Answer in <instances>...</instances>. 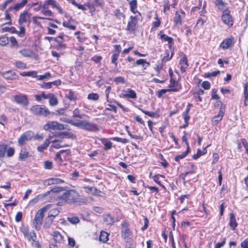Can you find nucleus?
<instances>
[{
  "label": "nucleus",
  "mask_w": 248,
  "mask_h": 248,
  "mask_svg": "<svg viewBox=\"0 0 248 248\" xmlns=\"http://www.w3.org/2000/svg\"><path fill=\"white\" fill-rule=\"evenodd\" d=\"M93 201L92 197H81L79 193L73 189L63 188V202L69 204L76 203L78 205L86 204L89 201Z\"/></svg>",
  "instance_id": "1"
},
{
  "label": "nucleus",
  "mask_w": 248,
  "mask_h": 248,
  "mask_svg": "<svg viewBox=\"0 0 248 248\" xmlns=\"http://www.w3.org/2000/svg\"><path fill=\"white\" fill-rule=\"evenodd\" d=\"M63 121L64 120H63ZM65 121L67 122V120ZM68 122L71 123L74 126L89 131L95 132L98 130L97 125L96 124L87 121L78 120L75 122H73L72 120H70L68 121Z\"/></svg>",
  "instance_id": "2"
},
{
  "label": "nucleus",
  "mask_w": 248,
  "mask_h": 248,
  "mask_svg": "<svg viewBox=\"0 0 248 248\" xmlns=\"http://www.w3.org/2000/svg\"><path fill=\"white\" fill-rule=\"evenodd\" d=\"M43 128L46 131H49L55 136H60L62 134V125L56 121H49L45 124Z\"/></svg>",
  "instance_id": "3"
},
{
  "label": "nucleus",
  "mask_w": 248,
  "mask_h": 248,
  "mask_svg": "<svg viewBox=\"0 0 248 248\" xmlns=\"http://www.w3.org/2000/svg\"><path fill=\"white\" fill-rule=\"evenodd\" d=\"M48 208V206L46 205L39 209L36 213L32 222L33 226L36 230H39L40 229L44 218V214Z\"/></svg>",
  "instance_id": "4"
},
{
  "label": "nucleus",
  "mask_w": 248,
  "mask_h": 248,
  "mask_svg": "<svg viewBox=\"0 0 248 248\" xmlns=\"http://www.w3.org/2000/svg\"><path fill=\"white\" fill-rule=\"evenodd\" d=\"M31 112L35 115H42L46 117L48 115L53 114V112H50L48 108L45 106L34 105L32 106L30 109Z\"/></svg>",
  "instance_id": "5"
},
{
  "label": "nucleus",
  "mask_w": 248,
  "mask_h": 248,
  "mask_svg": "<svg viewBox=\"0 0 248 248\" xmlns=\"http://www.w3.org/2000/svg\"><path fill=\"white\" fill-rule=\"evenodd\" d=\"M230 13V10L228 9L222 12V15L221 16V20L222 22L229 28L232 27L233 24V18Z\"/></svg>",
  "instance_id": "6"
},
{
  "label": "nucleus",
  "mask_w": 248,
  "mask_h": 248,
  "mask_svg": "<svg viewBox=\"0 0 248 248\" xmlns=\"http://www.w3.org/2000/svg\"><path fill=\"white\" fill-rule=\"evenodd\" d=\"M13 100L16 103L22 107H26L29 104L27 96L23 94L19 93L14 95L13 96Z\"/></svg>",
  "instance_id": "7"
},
{
  "label": "nucleus",
  "mask_w": 248,
  "mask_h": 248,
  "mask_svg": "<svg viewBox=\"0 0 248 248\" xmlns=\"http://www.w3.org/2000/svg\"><path fill=\"white\" fill-rule=\"evenodd\" d=\"M156 72V75L160 78H164L165 75L166 74L165 64L160 61L156 63L154 68Z\"/></svg>",
  "instance_id": "8"
},
{
  "label": "nucleus",
  "mask_w": 248,
  "mask_h": 248,
  "mask_svg": "<svg viewBox=\"0 0 248 248\" xmlns=\"http://www.w3.org/2000/svg\"><path fill=\"white\" fill-rule=\"evenodd\" d=\"M119 97L123 98H130L135 99L137 98L136 92L130 89L122 90L119 94Z\"/></svg>",
  "instance_id": "9"
},
{
  "label": "nucleus",
  "mask_w": 248,
  "mask_h": 248,
  "mask_svg": "<svg viewBox=\"0 0 248 248\" xmlns=\"http://www.w3.org/2000/svg\"><path fill=\"white\" fill-rule=\"evenodd\" d=\"M140 16V14L138 13V15L135 16H130V20L128 22L127 29L129 31H133L136 29L138 21Z\"/></svg>",
  "instance_id": "10"
},
{
  "label": "nucleus",
  "mask_w": 248,
  "mask_h": 248,
  "mask_svg": "<svg viewBox=\"0 0 248 248\" xmlns=\"http://www.w3.org/2000/svg\"><path fill=\"white\" fill-rule=\"evenodd\" d=\"M21 232L29 241H35L36 238V235L34 231L30 232L28 227H23L21 228Z\"/></svg>",
  "instance_id": "11"
},
{
  "label": "nucleus",
  "mask_w": 248,
  "mask_h": 248,
  "mask_svg": "<svg viewBox=\"0 0 248 248\" xmlns=\"http://www.w3.org/2000/svg\"><path fill=\"white\" fill-rule=\"evenodd\" d=\"M33 133L31 131H27L21 135L18 140V144L19 145H24L27 141L31 140L33 137Z\"/></svg>",
  "instance_id": "12"
},
{
  "label": "nucleus",
  "mask_w": 248,
  "mask_h": 248,
  "mask_svg": "<svg viewBox=\"0 0 248 248\" xmlns=\"http://www.w3.org/2000/svg\"><path fill=\"white\" fill-rule=\"evenodd\" d=\"M128 223L124 222L122 224V236L126 241L131 235V232L128 228Z\"/></svg>",
  "instance_id": "13"
},
{
  "label": "nucleus",
  "mask_w": 248,
  "mask_h": 248,
  "mask_svg": "<svg viewBox=\"0 0 248 248\" xmlns=\"http://www.w3.org/2000/svg\"><path fill=\"white\" fill-rule=\"evenodd\" d=\"M181 89V86L179 82L171 78L169 85L170 92H178Z\"/></svg>",
  "instance_id": "14"
},
{
  "label": "nucleus",
  "mask_w": 248,
  "mask_h": 248,
  "mask_svg": "<svg viewBox=\"0 0 248 248\" xmlns=\"http://www.w3.org/2000/svg\"><path fill=\"white\" fill-rule=\"evenodd\" d=\"M53 239L56 242V245L50 244V248H54V247H58L61 246L62 241V235L58 232H54L53 234Z\"/></svg>",
  "instance_id": "15"
},
{
  "label": "nucleus",
  "mask_w": 248,
  "mask_h": 248,
  "mask_svg": "<svg viewBox=\"0 0 248 248\" xmlns=\"http://www.w3.org/2000/svg\"><path fill=\"white\" fill-rule=\"evenodd\" d=\"M179 65L181 72H185L186 69L188 66V60L186 55H183L182 56L179 61Z\"/></svg>",
  "instance_id": "16"
},
{
  "label": "nucleus",
  "mask_w": 248,
  "mask_h": 248,
  "mask_svg": "<svg viewBox=\"0 0 248 248\" xmlns=\"http://www.w3.org/2000/svg\"><path fill=\"white\" fill-rule=\"evenodd\" d=\"M31 14L26 11H24L21 13L18 19L19 25H22L27 21H29L31 17Z\"/></svg>",
  "instance_id": "17"
},
{
  "label": "nucleus",
  "mask_w": 248,
  "mask_h": 248,
  "mask_svg": "<svg viewBox=\"0 0 248 248\" xmlns=\"http://www.w3.org/2000/svg\"><path fill=\"white\" fill-rule=\"evenodd\" d=\"M158 36L162 41L168 42L169 46L170 48L173 44V39L171 37L165 34L162 31L159 32Z\"/></svg>",
  "instance_id": "18"
},
{
  "label": "nucleus",
  "mask_w": 248,
  "mask_h": 248,
  "mask_svg": "<svg viewBox=\"0 0 248 248\" xmlns=\"http://www.w3.org/2000/svg\"><path fill=\"white\" fill-rule=\"evenodd\" d=\"M185 13L183 11L176 12L175 17H174V22L176 25H180L182 23L181 19L184 18Z\"/></svg>",
  "instance_id": "19"
},
{
  "label": "nucleus",
  "mask_w": 248,
  "mask_h": 248,
  "mask_svg": "<svg viewBox=\"0 0 248 248\" xmlns=\"http://www.w3.org/2000/svg\"><path fill=\"white\" fill-rule=\"evenodd\" d=\"M19 53L24 57L33 58L35 55V53L29 49H22L19 51Z\"/></svg>",
  "instance_id": "20"
},
{
  "label": "nucleus",
  "mask_w": 248,
  "mask_h": 248,
  "mask_svg": "<svg viewBox=\"0 0 248 248\" xmlns=\"http://www.w3.org/2000/svg\"><path fill=\"white\" fill-rule=\"evenodd\" d=\"M232 44V38H226L220 44L219 47L223 49H226L229 48Z\"/></svg>",
  "instance_id": "21"
},
{
  "label": "nucleus",
  "mask_w": 248,
  "mask_h": 248,
  "mask_svg": "<svg viewBox=\"0 0 248 248\" xmlns=\"http://www.w3.org/2000/svg\"><path fill=\"white\" fill-rule=\"evenodd\" d=\"M0 74H1L3 77L7 79L12 80L16 78V73L12 70H9L4 73L0 72Z\"/></svg>",
  "instance_id": "22"
},
{
  "label": "nucleus",
  "mask_w": 248,
  "mask_h": 248,
  "mask_svg": "<svg viewBox=\"0 0 248 248\" xmlns=\"http://www.w3.org/2000/svg\"><path fill=\"white\" fill-rule=\"evenodd\" d=\"M224 114V110H223V109L221 108L218 114L213 117L212 120V122L215 124H217L219 121H220L222 119Z\"/></svg>",
  "instance_id": "23"
},
{
  "label": "nucleus",
  "mask_w": 248,
  "mask_h": 248,
  "mask_svg": "<svg viewBox=\"0 0 248 248\" xmlns=\"http://www.w3.org/2000/svg\"><path fill=\"white\" fill-rule=\"evenodd\" d=\"M229 225L232 229V230H234L238 225V224L236 222V220L235 218V217L234 214L232 213L230 214Z\"/></svg>",
  "instance_id": "24"
},
{
  "label": "nucleus",
  "mask_w": 248,
  "mask_h": 248,
  "mask_svg": "<svg viewBox=\"0 0 248 248\" xmlns=\"http://www.w3.org/2000/svg\"><path fill=\"white\" fill-rule=\"evenodd\" d=\"M215 4L218 9L222 12L228 10L226 4L222 0H215Z\"/></svg>",
  "instance_id": "25"
},
{
  "label": "nucleus",
  "mask_w": 248,
  "mask_h": 248,
  "mask_svg": "<svg viewBox=\"0 0 248 248\" xmlns=\"http://www.w3.org/2000/svg\"><path fill=\"white\" fill-rule=\"evenodd\" d=\"M28 156L29 152L26 149L24 148H21L19 153V159L20 161H25Z\"/></svg>",
  "instance_id": "26"
},
{
  "label": "nucleus",
  "mask_w": 248,
  "mask_h": 248,
  "mask_svg": "<svg viewBox=\"0 0 248 248\" xmlns=\"http://www.w3.org/2000/svg\"><path fill=\"white\" fill-rule=\"evenodd\" d=\"M48 99L49 105L51 106H56L58 104V99L54 94L50 93Z\"/></svg>",
  "instance_id": "27"
},
{
  "label": "nucleus",
  "mask_w": 248,
  "mask_h": 248,
  "mask_svg": "<svg viewBox=\"0 0 248 248\" xmlns=\"http://www.w3.org/2000/svg\"><path fill=\"white\" fill-rule=\"evenodd\" d=\"M102 143L104 145V149L105 150H109L112 148V143L107 139H101L100 140Z\"/></svg>",
  "instance_id": "28"
},
{
  "label": "nucleus",
  "mask_w": 248,
  "mask_h": 248,
  "mask_svg": "<svg viewBox=\"0 0 248 248\" xmlns=\"http://www.w3.org/2000/svg\"><path fill=\"white\" fill-rule=\"evenodd\" d=\"M130 10L135 15H138V13H140L137 9V1L136 0H132L130 2Z\"/></svg>",
  "instance_id": "29"
},
{
  "label": "nucleus",
  "mask_w": 248,
  "mask_h": 248,
  "mask_svg": "<svg viewBox=\"0 0 248 248\" xmlns=\"http://www.w3.org/2000/svg\"><path fill=\"white\" fill-rule=\"evenodd\" d=\"M63 26L71 30H75L76 29L74 21L72 19H71L69 22H63Z\"/></svg>",
  "instance_id": "30"
},
{
  "label": "nucleus",
  "mask_w": 248,
  "mask_h": 248,
  "mask_svg": "<svg viewBox=\"0 0 248 248\" xmlns=\"http://www.w3.org/2000/svg\"><path fill=\"white\" fill-rule=\"evenodd\" d=\"M49 140L48 139H46L42 145L39 146L37 147L38 151L40 152H43L44 150L47 148L49 144Z\"/></svg>",
  "instance_id": "31"
},
{
  "label": "nucleus",
  "mask_w": 248,
  "mask_h": 248,
  "mask_svg": "<svg viewBox=\"0 0 248 248\" xmlns=\"http://www.w3.org/2000/svg\"><path fill=\"white\" fill-rule=\"evenodd\" d=\"M109 234L104 231H102L100 232L99 236V240L103 243H106L108 240Z\"/></svg>",
  "instance_id": "32"
},
{
  "label": "nucleus",
  "mask_w": 248,
  "mask_h": 248,
  "mask_svg": "<svg viewBox=\"0 0 248 248\" xmlns=\"http://www.w3.org/2000/svg\"><path fill=\"white\" fill-rule=\"evenodd\" d=\"M104 220L108 224L111 225L114 222V218L110 214H106L104 215Z\"/></svg>",
  "instance_id": "33"
},
{
  "label": "nucleus",
  "mask_w": 248,
  "mask_h": 248,
  "mask_svg": "<svg viewBox=\"0 0 248 248\" xmlns=\"http://www.w3.org/2000/svg\"><path fill=\"white\" fill-rule=\"evenodd\" d=\"M172 56H173L172 52H171L170 54L169 50H166L165 51V56H164L163 57L162 60L160 62H163V63L165 64L166 62L169 61L171 59Z\"/></svg>",
  "instance_id": "34"
},
{
  "label": "nucleus",
  "mask_w": 248,
  "mask_h": 248,
  "mask_svg": "<svg viewBox=\"0 0 248 248\" xmlns=\"http://www.w3.org/2000/svg\"><path fill=\"white\" fill-rule=\"evenodd\" d=\"M41 13L45 16H50L52 15V12L50 10L48 9L46 6L44 5H42Z\"/></svg>",
  "instance_id": "35"
},
{
  "label": "nucleus",
  "mask_w": 248,
  "mask_h": 248,
  "mask_svg": "<svg viewBox=\"0 0 248 248\" xmlns=\"http://www.w3.org/2000/svg\"><path fill=\"white\" fill-rule=\"evenodd\" d=\"M20 75L23 77H31L35 78L37 77V72L35 71H29V72H23L21 73Z\"/></svg>",
  "instance_id": "36"
},
{
  "label": "nucleus",
  "mask_w": 248,
  "mask_h": 248,
  "mask_svg": "<svg viewBox=\"0 0 248 248\" xmlns=\"http://www.w3.org/2000/svg\"><path fill=\"white\" fill-rule=\"evenodd\" d=\"M62 180L59 178H50L46 181L47 185H54L61 183Z\"/></svg>",
  "instance_id": "37"
},
{
  "label": "nucleus",
  "mask_w": 248,
  "mask_h": 248,
  "mask_svg": "<svg viewBox=\"0 0 248 248\" xmlns=\"http://www.w3.org/2000/svg\"><path fill=\"white\" fill-rule=\"evenodd\" d=\"M7 148V145L6 144H0V157H3L5 156Z\"/></svg>",
  "instance_id": "38"
},
{
  "label": "nucleus",
  "mask_w": 248,
  "mask_h": 248,
  "mask_svg": "<svg viewBox=\"0 0 248 248\" xmlns=\"http://www.w3.org/2000/svg\"><path fill=\"white\" fill-rule=\"evenodd\" d=\"M49 19V18H46L42 17L35 16L32 17V22L34 24H35L37 26L41 27V25L40 22L39 21V19Z\"/></svg>",
  "instance_id": "39"
},
{
  "label": "nucleus",
  "mask_w": 248,
  "mask_h": 248,
  "mask_svg": "<svg viewBox=\"0 0 248 248\" xmlns=\"http://www.w3.org/2000/svg\"><path fill=\"white\" fill-rule=\"evenodd\" d=\"M43 5H45L46 7L47 5H51L52 7L58 8L56 1L53 0H45V1Z\"/></svg>",
  "instance_id": "40"
},
{
  "label": "nucleus",
  "mask_w": 248,
  "mask_h": 248,
  "mask_svg": "<svg viewBox=\"0 0 248 248\" xmlns=\"http://www.w3.org/2000/svg\"><path fill=\"white\" fill-rule=\"evenodd\" d=\"M51 76L49 72H46L44 75L37 76L36 78L39 80H44L45 79H48L51 78Z\"/></svg>",
  "instance_id": "41"
},
{
  "label": "nucleus",
  "mask_w": 248,
  "mask_h": 248,
  "mask_svg": "<svg viewBox=\"0 0 248 248\" xmlns=\"http://www.w3.org/2000/svg\"><path fill=\"white\" fill-rule=\"evenodd\" d=\"M99 98V95L97 93H92L88 94V99L93 101H97Z\"/></svg>",
  "instance_id": "42"
},
{
  "label": "nucleus",
  "mask_w": 248,
  "mask_h": 248,
  "mask_svg": "<svg viewBox=\"0 0 248 248\" xmlns=\"http://www.w3.org/2000/svg\"><path fill=\"white\" fill-rule=\"evenodd\" d=\"M86 189L90 191L93 195H99L101 191L94 187H87Z\"/></svg>",
  "instance_id": "43"
},
{
  "label": "nucleus",
  "mask_w": 248,
  "mask_h": 248,
  "mask_svg": "<svg viewBox=\"0 0 248 248\" xmlns=\"http://www.w3.org/2000/svg\"><path fill=\"white\" fill-rule=\"evenodd\" d=\"M155 21L153 23L152 30H153V29H157L160 25V20L157 15H155Z\"/></svg>",
  "instance_id": "44"
},
{
  "label": "nucleus",
  "mask_w": 248,
  "mask_h": 248,
  "mask_svg": "<svg viewBox=\"0 0 248 248\" xmlns=\"http://www.w3.org/2000/svg\"><path fill=\"white\" fill-rule=\"evenodd\" d=\"M12 8H9L7 10H6L5 12V18L7 21L5 23L6 24H12V21L11 19V16L10 14H9V11Z\"/></svg>",
  "instance_id": "45"
},
{
  "label": "nucleus",
  "mask_w": 248,
  "mask_h": 248,
  "mask_svg": "<svg viewBox=\"0 0 248 248\" xmlns=\"http://www.w3.org/2000/svg\"><path fill=\"white\" fill-rule=\"evenodd\" d=\"M161 177L162 178H164V176L161 174H157L153 177V179L154 181L157 183V184L160 185L162 187H164V186L161 184L160 181H159V178Z\"/></svg>",
  "instance_id": "46"
},
{
  "label": "nucleus",
  "mask_w": 248,
  "mask_h": 248,
  "mask_svg": "<svg viewBox=\"0 0 248 248\" xmlns=\"http://www.w3.org/2000/svg\"><path fill=\"white\" fill-rule=\"evenodd\" d=\"M75 136L70 131H64V128H63V139L64 138H71L74 139L75 138Z\"/></svg>",
  "instance_id": "47"
},
{
  "label": "nucleus",
  "mask_w": 248,
  "mask_h": 248,
  "mask_svg": "<svg viewBox=\"0 0 248 248\" xmlns=\"http://www.w3.org/2000/svg\"><path fill=\"white\" fill-rule=\"evenodd\" d=\"M136 65H142V66H149L150 65V63L146 62L144 59H140L138 60L136 62Z\"/></svg>",
  "instance_id": "48"
},
{
  "label": "nucleus",
  "mask_w": 248,
  "mask_h": 248,
  "mask_svg": "<svg viewBox=\"0 0 248 248\" xmlns=\"http://www.w3.org/2000/svg\"><path fill=\"white\" fill-rule=\"evenodd\" d=\"M62 190V187L59 186H54L50 191H49L44 194V196H46L49 194L51 192L54 193H58Z\"/></svg>",
  "instance_id": "49"
},
{
  "label": "nucleus",
  "mask_w": 248,
  "mask_h": 248,
  "mask_svg": "<svg viewBox=\"0 0 248 248\" xmlns=\"http://www.w3.org/2000/svg\"><path fill=\"white\" fill-rule=\"evenodd\" d=\"M51 147L56 149H59L62 147V141L60 140H54Z\"/></svg>",
  "instance_id": "50"
},
{
  "label": "nucleus",
  "mask_w": 248,
  "mask_h": 248,
  "mask_svg": "<svg viewBox=\"0 0 248 248\" xmlns=\"http://www.w3.org/2000/svg\"><path fill=\"white\" fill-rule=\"evenodd\" d=\"M119 54L118 52H115L111 57V62L116 66L117 65V60L119 58Z\"/></svg>",
  "instance_id": "51"
},
{
  "label": "nucleus",
  "mask_w": 248,
  "mask_h": 248,
  "mask_svg": "<svg viewBox=\"0 0 248 248\" xmlns=\"http://www.w3.org/2000/svg\"><path fill=\"white\" fill-rule=\"evenodd\" d=\"M9 40L6 36H1L0 37V45L1 46H5L8 44Z\"/></svg>",
  "instance_id": "52"
},
{
  "label": "nucleus",
  "mask_w": 248,
  "mask_h": 248,
  "mask_svg": "<svg viewBox=\"0 0 248 248\" xmlns=\"http://www.w3.org/2000/svg\"><path fill=\"white\" fill-rule=\"evenodd\" d=\"M16 66L19 69H24L26 68V64L20 61H16L15 62Z\"/></svg>",
  "instance_id": "53"
},
{
  "label": "nucleus",
  "mask_w": 248,
  "mask_h": 248,
  "mask_svg": "<svg viewBox=\"0 0 248 248\" xmlns=\"http://www.w3.org/2000/svg\"><path fill=\"white\" fill-rule=\"evenodd\" d=\"M220 73L219 71H214L212 72H208L205 74V77L206 78L215 77Z\"/></svg>",
  "instance_id": "54"
},
{
  "label": "nucleus",
  "mask_w": 248,
  "mask_h": 248,
  "mask_svg": "<svg viewBox=\"0 0 248 248\" xmlns=\"http://www.w3.org/2000/svg\"><path fill=\"white\" fill-rule=\"evenodd\" d=\"M68 220L72 224H75L79 222V220L78 217H68Z\"/></svg>",
  "instance_id": "55"
},
{
  "label": "nucleus",
  "mask_w": 248,
  "mask_h": 248,
  "mask_svg": "<svg viewBox=\"0 0 248 248\" xmlns=\"http://www.w3.org/2000/svg\"><path fill=\"white\" fill-rule=\"evenodd\" d=\"M85 6L88 7L90 10V13L93 15V13L94 12L95 10L94 5L90 2H87L85 4Z\"/></svg>",
  "instance_id": "56"
},
{
  "label": "nucleus",
  "mask_w": 248,
  "mask_h": 248,
  "mask_svg": "<svg viewBox=\"0 0 248 248\" xmlns=\"http://www.w3.org/2000/svg\"><path fill=\"white\" fill-rule=\"evenodd\" d=\"M114 81L116 84H119V83L124 84L125 83V79L122 77H118L114 78Z\"/></svg>",
  "instance_id": "57"
},
{
  "label": "nucleus",
  "mask_w": 248,
  "mask_h": 248,
  "mask_svg": "<svg viewBox=\"0 0 248 248\" xmlns=\"http://www.w3.org/2000/svg\"><path fill=\"white\" fill-rule=\"evenodd\" d=\"M6 153L7 156L11 157L13 156L15 154V150L13 148L10 147L7 148Z\"/></svg>",
  "instance_id": "58"
},
{
  "label": "nucleus",
  "mask_w": 248,
  "mask_h": 248,
  "mask_svg": "<svg viewBox=\"0 0 248 248\" xmlns=\"http://www.w3.org/2000/svg\"><path fill=\"white\" fill-rule=\"evenodd\" d=\"M187 152H184L182 154L178 155L175 157V160L176 161L178 162L180 159H181L182 158H184L187 155Z\"/></svg>",
  "instance_id": "59"
},
{
  "label": "nucleus",
  "mask_w": 248,
  "mask_h": 248,
  "mask_svg": "<svg viewBox=\"0 0 248 248\" xmlns=\"http://www.w3.org/2000/svg\"><path fill=\"white\" fill-rule=\"evenodd\" d=\"M111 88L110 86H107L106 87V89L105 91L106 99L108 102H109V94L111 91Z\"/></svg>",
  "instance_id": "60"
},
{
  "label": "nucleus",
  "mask_w": 248,
  "mask_h": 248,
  "mask_svg": "<svg viewBox=\"0 0 248 248\" xmlns=\"http://www.w3.org/2000/svg\"><path fill=\"white\" fill-rule=\"evenodd\" d=\"M211 86L210 83L209 81H204L202 84V87L205 90H208Z\"/></svg>",
  "instance_id": "61"
},
{
  "label": "nucleus",
  "mask_w": 248,
  "mask_h": 248,
  "mask_svg": "<svg viewBox=\"0 0 248 248\" xmlns=\"http://www.w3.org/2000/svg\"><path fill=\"white\" fill-rule=\"evenodd\" d=\"M44 168L46 169H51L52 168V162L46 161L44 162Z\"/></svg>",
  "instance_id": "62"
},
{
  "label": "nucleus",
  "mask_w": 248,
  "mask_h": 248,
  "mask_svg": "<svg viewBox=\"0 0 248 248\" xmlns=\"http://www.w3.org/2000/svg\"><path fill=\"white\" fill-rule=\"evenodd\" d=\"M93 211L97 213L101 214L103 211V208L99 206H93L92 208Z\"/></svg>",
  "instance_id": "63"
},
{
  "label": "nucleus",
  "mask_w": 248,
  "mask_h": 248,
  "mask_svg": "<svg viewBox=\"0 0 248 248\" xmlns=\"http://www.w3.org/2000/svg\"><path fill=\"white\" fill-rule=\"evenodd\" d=\"M241 248H248V237L246 238L241 243Z\"/></svg>",
  "instance_id": "64"
}]
</instances>
